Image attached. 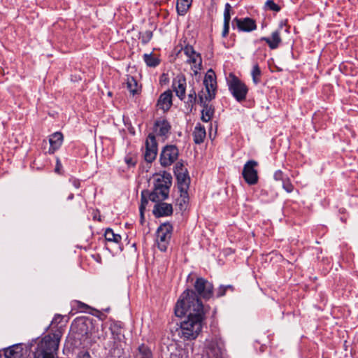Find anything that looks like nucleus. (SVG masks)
Instances as JSON below:
<instances>
[{"label": "nucleus", "mask_w": 358, "mask_h": 358, "mask_svg": "<svg viewBox=\"0 0 358 358\" xmlns=\"http://www.w3.org/2000/svg\"><path fill=\"white\" fill-rule=\"evenodd\" d=\"M282 187L287 192H292L294 187L289 180H283Z\"/></svg>", "instance_id": "f704fd0d"}, {"label": "nucleus", "mask_w": 358, "mask_h": 358, "mask_svg": "<svg viewBox=\"0 0 358 358\" xmlns=\"http://www.w3.org/2000/svg\"><path fill=\"white\" fill-rule=\"evenodd\" d=\"M127 87L130 93L133 95L138 93V83L134 77L129 76L127 78Z\"/></svg>", "instance_id": "cd10ccee"}, {"label": "nucleus", "mask_w": 358, "mask_h": 358, "mask_svg": "<svg viewBox=\"0 0 358 358\" xmlns=\"http://www.w3.org/2000/svg\"><path fill=\"white\" fill-rule=\"evenodd\" d=\"M125 162L129 166H134L136 161L131 157L127 156L125 157Z\"/></svg>", "instance_id": "4c0bfd02"}, {"label": "nucleus", "mask_w": 358, "mask_h": 358, "mask_svg": "<svg viewBox=\"0 0 358 358\" xmlns=\"http://www.w3.org/2000/svg\"><path fill=\"white\" fill-rule=\"evenodd\" d=\"M192 135L194 143L196 144H201L203 142L206 136L205 127L200 123H198L194 127Z\"/></svg>", "instance_id": "412c9836"}, {"label": "nucleus", "mask_w": 358, "mask_h": 358, "mask_svg": "<svg viewBox=\"0 0 358 358\" xmlns=\"http://www.w3.org/2000/svg\"><path fill=\"white\" fill-rule=\"evenodd\" d=\"M192 3V0H177L176 10L179 15H185Z\"/></svg>", "instance_id": "b1692460"}, {"label": "nucleus", "mask_w": 358, "mask_h": 358, "mask_svg": "<svg viewBox=\"0 0 358 358\" xmlns=\"http://www.w3.org/2000/svg\"><path fill=\"white\" fill-rule=\"evenodd\" d=\"M251 76L252 78V82L257 85L261 82V76H262V71L258 64H255L253 66Z\"/></svg>", "instance_id": "c85d7f7f"}, {"label": "nucleus", "mask_w": 358, "mask_h": 358, "mask_svg": "<svg viewBox=\"0 0 358 358\" xmlns=\"http://www.w3.org/2000/svg\"><path fill=\"white\" fill-rule=\"evenodd\" d=\"M112 334L117 337V340L120 341L122 335L120 332L115 333V331H112Z\"/></svg>", "instance_id": "37998d69"}, {"label": "nucleus", "mask_w": 358, "mask_h": 358, "mask_svg": "<svg viewBox=\"0 0 358 358\" xmlns=\"http://www.w3.org/2000/svg\"><path fill=\"white\" fill-rule=\"evenodd\" d=\"M134 358H152V352L148 345L142 343L136 349Z\"/></svg>", "instance_id": "5701e85b"}, {"label": "nucleus", "mask_w": 358, "mask_h": 358, "mask_svg": "<svg viewBox=\"0 0 358 358\" xmlns=\"http://www.w3.org/2000/svg\"><path fill=\"white\" fill-rule=\"evenodd\" d=\"M69 182L76 188L78 189L80 187V180L74 177H71L69 178Z\"/></svg>", "instance_id": "c9c22d12"}, {"label": "nucleus", "mask_w": 358, "mask_h": 358, "mask_svg": "<svg viewBox=\"0 0 358 358\" xmlns=\"http://www.w3.org/2000/svg\"><path fill=\"white\" fill-rule=\"evenodd\" d=\"M145 160L147 162L151 163L156 159L157 155V143L154 134H150L148 135L145 141Z\"/></svg>", "instance_id": "9b49d317"}, {"label": "nucleus", "mask_w": 358, "mask_h": 358, "mask_svg": "<svg viewBox=\"0 0 358 358\" xmlns=\"http://www.w3.org/2000/svg\"><path fill=\"white\" fill-rule=\"evenodd\" d=\"M182 172L187 173V171L185 169L182 161L178 162L176 164L175 167H174V173L176 175V174H178V173H182Z\"/></svg>", "instance_id": "2f4dec72"}, {"label": "nucleus", "mask_w": 358, "mask_h": 358, "mask_svg": "<svg viewBox=\"0 0 358 358\" xmlns=\"http://www.w3.org/2000/svg\"><path fill=\"white\" fill-rule=\"evenodd\" d=\"M172 92L171 90H166L163 92L159 97L157 106L159 109L166 112L169 110L172 106Z\"/></svg>", "instance_id": "dca6fc26"}, {"label": "nucleus", "mask_w": 358, "mask_h": 358, "mask_svg": "<svg viewBox=\"0 0 358 358\" xmlns=\"http://www.w3.org/2000/svg\"><path fill=\"white\" fill-rule=\"evenodd\" d=\"M177 317L187 315L176 332L184 341L196 339L202 329L205 311L202 302L192 289H186L181 294L175 306Z\"/></svg>", "instance_id": "f257e3e1"}, {"label": "nucleus", "mask_w": 358, "mask_h": 358, "mask_svg": "<svg viewBox=\"0 0 358 358\" xmlns=\"http://www.w3.org/2000/svg\"><path fill=\"white\" fill-rule=\"evenodd\" d=\"M73 197H74V195H73V194L71 193L69 195L67 199H68V200H72L73 199Z\"/></svg>", "instance_id": "a18cd8bd"}, {"label": "nucleus", "mask_w": 358, "mask_h": 358, "mask_svg": "<svg viewBox=\"0 0 358 358\" xmlns=\"http://www.w3.org/2000/svg\"><path fill=\"white\" fill-rule=\"evenodd\" d=\"M63 142V134L61 132H55L50 136L49 143L50 148L48 152L53 154L57 150H58Z\"/></svg>", "instance_id": "a211bd4d"}, {"label": "nucleus", "mask_w": 358, "mask_h": 358, "mask_svg": "<svg viewBox=\"0 0 358 358\" xmlns=\"http://www.w3.org/2000/svg\"><path fill=\"white\" fill-rule=\"evenodd\" d=\"M273 178L275 180H284V173L280 170H278L275 172Z\"/></svg>", "instance_id": "e433bc0d"}, {"label": "nucleus", "mask_w": 358, "mask_h": 358, "mask_svg": "<svg viewBox=\"0 0 358 358\" xmlns=\"http://www.w3.org/2000/svg\"><path fill=\"white\" fill-rule=\"evenodd\" d=\"M140 211V215H141V224H143L144 222V211L143 210H139Z\"/></svg>", "instance_id": "79ce46f5"}, {"label": "nucleus", "mask_w": 358, "mask_h": 358, "mask_svg": "<svg viewBox=\"0 0 358 358\" xmlns=\"http://www.w3.org/2000/svg\"><path fill=\"white\" fill-rule=\"evenodd\" d=\"M62 167V164L60 162V160L59 158H57V163H56V167H55V172L59 173V170Z\"/></svg>", "instance_id": "a19ab883"}, {"label": "nucleus", "mask_w": 358, "mask_h": 358, "mask_svg": "<svg viewBox=\"0 0 358 358\" xmlns=\"http://www.w3.org/2000/svg\"><path fill=\"white\" fill-rule=\"evenodd\" d=\"M266 6L273 11L278 12L280 10V7L277 5L273 0H267Z\"/></svg>", "instance_id": "72a5a7b5"}, {"label": "nucleus", "mask_w": 358, "mask_h": 358, "mask_svg": "<svg viewBox=\"0 0 358 358\" xmlns=\"http://www.w3.org/2000/svg\"><path fill=\"white\" fill-rule=\"evenodd\" d=\"M179 156L178 148L174 145H165L159 155V162L162 167H168L175 163Z\"/></svg>", "instance_id": "0eeeda50"}, {"label": "nucleus", "mask_w": 358, "mask_h": 358, "mask_svg": "<svg viewBox=\"0 0 358 358\" xmlns=\"http://www.w3.org/2000/svg\"><path fill=\"white\" fill-rule=\"evenodd\" d=\"M233 22L236 24L240 31L250 32L257 29L255 21L250 17H235Z\"/></svg>", "instance_id": "ddd939ff"}, {"label": "nucleus", "mask_w": 358, "mask_h": 358, "mask_svg": "<svg viewBox=\"0 0 358 358\" xmlns=\"http://www.w3.org/2000/svg\"><path fill=\"white\" fill-rule=\"evenodd\" d=\"M203 85L206 91L199 93V103L203 107L201 119L204 122L210 121L215 113V108L208 102L215 99L217 92V81L215 72L209 69L204 77Z\"/></svg>", "instance_id": "f03ea898"}, {"label": "nucleus", "mask_w": 358, "mask_h": 358, "mask_svg": "<svg viewBox=\"0 0 358 358\" xmlns=\"http://www.w3.org/2000/svg\"><path fill=\"white\" fill-rule=\"evenodd\" d=\"M58 320H59V321L62 320V316L60 315H55L52 322H57Z\"/></svg>", "instance_id": "c03bdc74"}, {"label": "nucleus", "mask_w": 358, "mask_h": 358, "mask_svg": "<svg viewBox=\"0 0 358 358\" xmlns=\"http://www.w3.org/2000/svg\"><path fill=\"white\" fill-rule=\"evenodd\" d=\"M171 126L165 119L157 120L154 124V131L158 136L166 138L170 133Z\"/></svg>", "instance_id": "4468645a"}, {"label": "nucleus", "mask_w": 358, "mask_h": 358, "mask_svg": "<svg viewBox=\"0 0 358 358\" xmlns=\"http://www.w3.org/2000/svg\"><path fill=\"white\" fill-rule=\"evenodd\" d=\"M22 345H13L4 350L5 358H21L22 357Z\"/></svg>", "instance_id": "6ab92c4d"}, {"label": "nucleus", "mask_w": 358, "mask_h": 358, "mask_svg": "<svg viewBox=\"0 0 358 358\" xmlns=\"http://www.w3.org/2000/svg\"><path fill=\"white\" fill-rule=\"evenodd\" d=\"M180 195L176 200V205L179 206L180 210L186 209L187 204L188 203L189 197L187 190H179Z\"/></svg>", "instance_id": "393cba45"}, {"label": "nucleus", "mask_w": 358, "mask_h": 358, "mask_svg": "<svg viewBox=\"0 0 358 358\" xmlns=\"http://www.w3.org/2000/svg\"><path fill=\"white\" fill-rule=\"evenodd\" d=\"M230 289L231 292L234 290L232 285H221L217 291V297H221L225 295L227 290Z\"/></svg>", "instance_id": "c756f323"}, {"label": "nucleus", "mask_w": 358, "mask_h": 358, "mask_svg": "<svg viewBox=\"0 0 358 358\" xmlns=\"http://www.w3.org/2000/svg\"><path fill=\"white\" fill-rule=\"evenodd\" d=\"M104 236L106 241L110 242H114L115 243H119L122 237L120 234H115L113 229L108 228L104 233Z\"/></svg>", "instance_id": "a878e982"}, {"label": "nucleus", "mask_w": 358, "mask_h": 358, "mask_svg": "<svg viewBox=\"0 0 358 358\" xmlns=\"http://www.w3.org/2000/svg\"><path fill=\"white\" fill-rule=\"evenodd\" d=\"M229 91L238 101L242 102L246 99L248 87L234 73H230L227 78Z\"/></svg>", "instance_id": "20e7f679"}, {"label": "nucleus", "mask_w": 358, "mask_h": 358, "mask_svg": "<svg viewBox=\"0 0 358 358\" xmlns=\"http://www.w3.org/2000/svg\"><path fill=\"white\" fill-rule=\"evenodd\" d=\"M120 358V357H119Z\"/></svg>", "instance_id": "49530a36"}, {"label": "nucleus", "mask_w": 358, "mask_h": 358, "mask_svg": "<svg viewBox=\"0 0 358 358\" xmlns=\"http://www.w3.org/2000/svg\"><path fill=\"white\" fill-rule=\"evenodd\" d=\"M229 23L230 22H224V27H223V30H222V34L223 37L227 36V35L229 34Z\"/></svg>", "instance_id": "58836bf2"}, {"label": "nucleus", "mask_w": 358, "mask_h": 358, "mask_svg": "<svg viewBox=\"0 0 358 358\" xmlns=\"http://www.w3.org/2000/svg\"><path fill=\"white\" fill-rule=\"evenodd\" d=\"M199 103V94H196V90L192 88L189 91L187 100L185 101V106L188 113H191L196 103Z\"/></svg>", "instance_id": "aec40b11"}, {"label": "nucleus", "mask_w": 358, "mask_h": 358, "mask_svg": "<svg viewBox=\"0 0 358 358\" xmlns=\"http://www.w3.org/2000/svg\"><path fill=\"white\" fill-rule=\"evenodd\" d=\"M173 230V225L169 222H164L158 227L155 233V242L160 251H166L172 237Z\"/></svg>", "instance_id": "39448f33"}, {"label": "nucleus", "mask_w": 358, "mask_h": 358, "mask_svg": "<svg viewBox=\"0 0 358 358\" xmlns=\"http://www.w3.org/2000/svg\"><path fill=\"white\" fill-rule=\"evenodd\" d=\"M230 9L231 6L229 3L225 4L224 11V22H230L231 15H230Z\"/></svg>", "instance_id": "473e14b6"}, {"label": "nucleus", "mask_w": 358, "mask_h": 358, "mask_svg": "<svg viewBox=\"0 0 358 358\" xmlns=\"http://www.w3.org/2000/svg\"><path fill=\"white\" fill-rule=\"evenodd\" d=\"M77 358H91V356L88 352L85 351L80 352Z\"/></svg>", "instance_id": "ea45409f"}, {"label": "nucleus", "mask_w": 358, "mask_h": 358, "mask_svg": "<svg viewBox=\"0 0 358 358\" xmlns=\"http://www.w3.org/2000/svg\"><path fill=\"white\" fill-rule=\"evenodd\" d=\"M152 213L156 217L169 216L173 213V207L171 204L162 201L155 202Z\"/></svg>", "instance_id": "2eb2a0df"}, {"label": "nucleus", "mask_w": 358, "mask_h": 358, "mask_svg": "<svg viewBox=\"0 0 358 358\" xmlns=\"http://www.w3.org/2000/svg\"><path fill=\"white\" fill-rule=\"evenodd\" d=\"M178 180V188L179 190H187L189 183L188 173H178L176 174Z\"/></svg>", "instance_id": "4be33fe9"}, {"label": "nucleus", "mask_w": 358, "mask_h": 358, "mask_svg": "<svg viewBox=\"0 0 358 358\" xmlns=\"http://www.w3.org/2000/svg\"><path fill=\"white\" fill-rule=\"evenodd\" d=\"M206 355L207 358H227L222 341L217 338L207 341Z\"/></svg>", "instance_id": "1a4fd4ad"}, {"label": "nucleus", "mask_w": 358, "mask_h": 358, "mask_svg": "<svg viewBox=\"0 0 358 358\" xmlns=\"http://www.w3.org/2000/svg\"><path fill=\"white\" fill-rule=\"evenodd\" d=\"M257 165V162L255 160H249L243 166L242 175L244 180L248 185H255L258 182L257 171L255 169Z\"/></svg>", "instance_id": "9d476101"}, {"label": "nucleus", "mask_w": 358, "mask_h": 358, "mask_svg": "<svg viewBox=\"0 0 358 358\" xmlns=\"http://www.w3.org/2000/svg\"><path fill=\"white\" fill-rule=\"evenodd\" d=\"M194 287L195 292L192 291L198 299V295L204 299H209L213 296V286L211 282L203 278H197L194 284Z\"/></svg>", "instance_id": "6e6552de"}, {"label": "nucleus", "mask_w": 358, "mask_h": 358, "mask_svg": "<svg viewBox=\"0 0 358 358\" xmlns=\"http://www.w3.org/2000/svg\"><path fill=\"white\" fill-rule=\"evenodd\" d=\"M143 60L146 65L149 67H156L160 63L159 59L155 57L152 53L144 54Z\"/></svg>", "instance_id": "bb28decb"}, {"label": "nucleus", "mask_w": 358, "mask_h": 358, "mask_svg": "<svg viewBox=\"0 0 358 358\" xmlns=\"http://www.w3.org/2000/svg\"><path fill=\"white\" fill-rule=\"evenodd\" d=\"M180 50L187 57L186 63L191 65L194 75H196L202 69V57L200 53L195 51L192 45H187Z\"/></svg>", "instance_id": "423d86ee"}, {"label": "nucleus", "mask_w": 358, "mask_h": 358, "mask_svg": "<svg viewBox=\"0 0 358 358\" xmlns=\"http://www.w3.org/2000/svg\"><path fill=\"white\" fill-rule=\"evenodd\" d=\"M186 85V79L183 75L177 76L173 80V91L180 100L185 98Z\"/></svg>", "instance_id": "f8f14e48"}, {"label": "nucleus", "mask_w": 358, "mask_h": 358, "mask_svg": "<svg viewBox=\"0 0 358 358\" xmlns=\"http://www.w3.org/2000/svg\"><path fill=\"white\" fill-rule=\"evenodd\" d=\"M171 180L172 177L170 173H164L162 175H157L154 179L153 190L151 192L148 190H144L141 192L139 210H145L148 200L152 202H159L166 199L169 196Z\"/></svg>", "instance_id": "7ed1b4c3"}, {"label": "nucleus", "mask_w": 358, "mask_h": 358, "mask_svg": "<svg viewBox=\"0 0 358 358\" xmlns=\"http://www.w3.org/2000/svg\"><path fill=\"white\" fill-rule=\"evenodd\" d=\"M152 37V32L151 31H145L141 35V40L142 43L146 44L148 43Z\"/></svg>", "instance_id": "7c9ffc66"}, {"label": "nucleus", "mask_w": 358, "mask_h": 358, "mask_svg": "<svg viewBox=\"0 0 358 358\" xmlns=\"http://www.w3.org/2000/svg\"><path fill=\"white\" fill-rule=\"evenodd\" d=\"M260 41H265L271 50L276 49L282 43L280 32L279 30H275L272 32L271 37H262Z\"/></svg>", "instance_id": "f3484780"}]
</instances>
